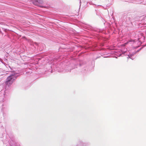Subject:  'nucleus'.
Masks as SVG:
<instances>
[{
  "label": "nucleus",
  "mask_w": 146,
  "mask_h": 146,
  "mask_svg": "<svg viewBox=\"0 0 146 146\" xmlns=\"http://www.w3.org/2000/svg\"><path fill=\"white\" fill-rule=\"evenodd\" d=\"M15 76H10L7 78L6 82V85L9 86L12 84L14 81L15 80Z\"/></svg>",
  "instance_id": "nucleus-1"
},
{
  "label": "nucleus",
  "mask_w": 146,
  "mask_h": 146,
  "mask_svg": "<svg viewBox=\"0 0 146 146\" xmlns=\"http://www.w3.org/2000/svg\"><path fill=\"white\" fill-rule=\"evenodd\" d=\"M33 3L35 5L40 6V7H43V6L41 5L44 3L42 0H35L33 1Z\"/></svg>",
  "instance_id": "nucleus-2"
},
{
  "label": "nucleus",
  "mask_w": 146,
  "mask_h": 146,
  "mask_svg": "<svg viewBox=\"0 0 146 146\" xmlns=\"http://www.w3.org/2000/svg\"><path fill=\"white\" fill-rule=\"evenodd\" d=\"M22 38H25V39H26V38L25 37H24V36L23 37H22Z\"/></svg>",
  "instance_id": "nucleus-3"
},
{
  "label": "nucleus",
  "mask_w": 146,
  "mask_h": 146,
  "mask_svg": "<svg viewBox=\"0 0 146 146\" xmlns=\"http://www.w3.org/2000/svg\"><path fill=\"white\" fill-rule=\"evenodd\" d=\"M127 43H125V44H127Z\"/></svg>",
  "instance_id": "nucleus-4"
}]
</instances>
